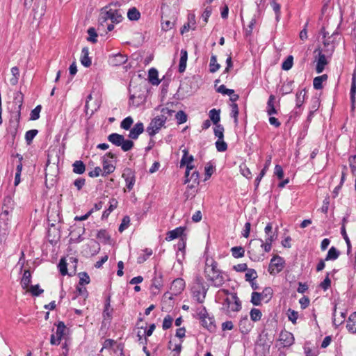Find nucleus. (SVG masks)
Instances as JSON below:
<instances>
[{
    "mask_svg": "<svg viewBox=\"0 0 356 356\" xmlns=\"http://www.w3.org/2000/svg\"><path fill=\"white\" fill-rule=\"evenodd\" d=\"M264 232L266 236L265 241L261 238H255L250 241L248 253L252 261L263 260L265 253L271 250L272 243L277 238V229L275 232L273 231L271 222L267 224Z\"/></svg>",
    "mask_w": 356,
    "mask_h": 356,
    "instance_id": "nucleus-1",
    "label": "nucleus"
},
{
    "mask_svg": "<svg viewBox=\"0 0 356 356\" xmlns=\"http://www.w3.org/2000/svg\"><path fill=\"white\" fill-rule=\"evenodd\" d=\"M204 275L216 287L221 286L225 281L224 273L218 268V263L212 258L206 259Z\"/></svg>",
    "mask_w": 356,
    "mask_h": 356,
    "instance_id": "nucleus-2",
    "label": "nucleus"
},
{
    "mask_svg": "<svg viewBox=\"0 0 356 356\" xmlns=\"http://www.w3.org/2000/svg\"><path fill=\"white\" fill-rule=\"evenodd\" d=\"M110 19L112 23L118 24L123 19V17L120 10L113 9L112 8H108V6L104 7L102 9L99 17V26H104V24Z\"/></svg>",
    "mask_w": 356,
    "mask_h": 356,
    "instance_id": "nucleus-3",
    "label": "nucleus"
},
{
    "mask_svg": "<svg viewBox=\"0 0 356 356\" xmlns=\"http://www.w3.org/2000/svg\"><path fill=\"white\" fill-rule=\"evenodd\" d=\"M242 308L241 301L238 298L237 293L231 294V297H227L222 303L221 311L227 316H231L232 312H238Z\"/></svg>",
    "mask_w": 356,
    "mask_h": 356,
    "instance_id": "nucleus-4",
    "label": "nucleus"
},
{
    "mask_svg": "<svg viewBox=\"0 0 356 356\" xmlns=\"http://www.w3.org/2000/svg\"><path fill=\"white\" fill-rule=\"evenodd\" d=\"M108 140L116 147H120L124 152H128L131 150L134 143L131 140L125 139L124 136L113 133L108 135Z\"/></svg>",
    "mask_w": 356,
    "mask_h": 356,
    "instance_id": "nucleus-5",
    "label": "nucleus"
},
{
    "mask_svg": "<svg viewBox=\"0 0 356 356\" xmlns=\"http://www.w3.org/2000/svg\"><path fill=\"white\" fill-rule=\"evenodd\" d=\"M193 293L199 302H202L206 297L208 286L201 277L197 276L193 286Z\"/></svg>",
    "mask_w": 356,
    "mask_h": 356,
    "instance_id": "nucleus-6",
    "label": "nucleus"
},
{
    "mask_svg": "<svg viewBox=\"0 0 356 356\" xmlns=\"http://www.w3.org/2000/svg\"><path fill=\"white\" fill-rule=\"evenodd\" d=\"M130 97L129 104L134 106H138L145 102V88L139 87H134L129 88Z\"/></svg>",
    "mask_w": 356,
    "mask_h": 356,
    "instance_id": "nucleus-7",
    "label": "nucleus"
},
{
    "mask_svg": "<svg viewBox=\"0 0 356 356\" xmlns=\"http://www.w3.org/2000/svg\"><path fill=\"white\" fill-rule=\"evenodd\" d=\"M166 120L167 116L164 115H161L160 116L153 118L146 129L148 134L152 137L154 136L160 131L161 127L164 126Z\"/></svg>",
    "mask_w": 356,
    "mask_h": 356,
    "instance_id": "nucleus-8",
    "label": "nucleus"
},
{
    "mask_svg": "<svg viewBox=\"0 0 356 356\" xmlns=\"http://www.w3.org/2000/svg\"><path fill=\"white\" fill-rule=\"evenodd\" d=\"M273 295V289L270 287H266L261 293L254 291L251 295V300L252 305L259 306L261 304L262 300L268 302Z\"/></svg>",
    "mask_w": 356,
    "mask_h": 356,
    "instance_id": "nucleus-9",
    "label": "nucleus"
},
{
    "mask_svg": "<svg viewBox=\"0 0 356 356\" xmlns=\"http://www.w3.org/2000/svg\"><path fill=\"white\" fill-rule=\"evenodd\" d=\"M20 118L21 115H19V112H13L11 114L7 131L11 135L13 140H14L17 136Z\"/></svg>",
    "mask_w": 356,
    "mask_h": 356,
    "instance_id": "nucleus-10",
    "label": "nucleus"
},
{
    "mask_svg": "<svg viewBox=\"0 0 356 356\" xmlns=\"http://www.w3.org/2000/svg\"><path fill=\"white\" fill-rule=\"evenodd\" d=\"M284 267V260L281 257L274 256L270 261L268 272L271 275H275L282 270Z\"/></svg>",
    "mask_w": 356,
    "mask_h": 356,
    "instance_id": "nucleus-11",
    "label": "nucleus"
},
{
    "mask_svg": "<svg viewBox=\"0 0 356 356\" xmlns=\"http://www.w3.org/2000/svg\"><path fill=\"white\" fill-rule=\"evenodd\" d=\"M122 177L126 182V186L129 191L133 189L136 181V176L134 172L131 168L124 169L122 173Z\"/></svg>",
    "mask_w": 356,
    "mask_h": 356,
    "instance_id": "nucleus-12",
    "label": "nucleus"
},
{
    "mask_svg": "<svg viewBox=\"0 0 356 356\" xmlns=\"http://www.w3.org/2000/svg\"><path fill=\"white\" fill-rule=\"evenodd\" d=\"M9 214L7 210L2 211L0 214V234L6 235L10 225Z\"/></svg>",
    "mask_w": 356,
    "mask_h": 356,
    "instance_id": "nucleus-13",
    "label": "nucleus"
},
{
    "mask_svg": "<svg viewBox=\"0 0 356 356\" xmlns=\"http://www.w3.org/2000/svg\"><path fill=\"white\" fill-rule=\"evenodd\" d=\"M127 61V56L120 53L111 55L108 58V63L112 66H120Z\"/></svg>",
    "mask_w": 356,
    "mask_h": 356,
    "instance_id": "nucleus-14",
    "label": "nucleus"
},
{
    "mask_svg": "<svg viewBox=\"0 0 356 356\" xmlns=\"http://www.w3.org/2000/svg\"><path fill=\"white\" fill-rule=\"evenodd\" d=\"M239 330L243 334H248L253 327V325L249 321L248 316L241 317L238 323Z\"/></svg>",
    "mask_w": 356,
    "mask_h": 356,
    "instance_id": "nucleus-15",
    "label": "nucleus"
},
{
    "mask_svg": "<svg viewBox=\"0 0 356 356\" xmlns=\"http://www.w3.org/2000/svg\"><path fill=\"white\" fill-rule=\"evenodd\" d=\"M279 339L284 347L290 346L294 342L293 335L288 331H282Z\"/></svg>",
    "mask_w": 356,
    "mask_h": 356,
    "instance_id": "nucleus-16",
    "label": "nucleus"
},
{
    "mask_svg": "<svg viewBox=\"0 0 356 356\" xmlns=\"http://www.w3.org/2000/svg\"><path fill=\"white\" fill-rule=\"evenodd\" d=\"M316 71L318 74L323 72L325 65L328 63L325 55L323 54L321 51H318V58L316 59Z\"/></svg>",
    "mask_w": 356,
    "mask_h": 356,
    "instance_id": "nucleus-17",
    "label": "nucleus"
},
{
    "mask_svg": "<svg viewBox=\"0 0 356 356\" xmlns=\"http://www.w3.org/2000/svg\"><path fill=\"white\" fill-rule=\"evenodd\" d=\"M144 131L143 123L139 122H137L133 128L130 129L129 138L132 140H136L139 135Z\"/></svg>",
    "mask_w": 356,
    "mask_h": 356,
    "instance_id": "nucleus-18",
    "label": "nucleus"
},
{
    "mask_svg": "<svg viewBox=\"0 0 356 356\" xmlns=\"http://www.w3.org/2000/svg\"><path fill=\"white\" fill-rule=\"evenodd\" d=\"M266 111L268 115H273L277 113V109L276 106V97L275 95H270L269 96L268 100L267 102Z\"/></svg>",
    "mask_w": 356,
    "mask_h": 356,
    "instance_id": "nucleus-19",
    "label": "nucleus"
},
{
    "mask_svg": "<svg viewBox=\"0 0 356 356\" xmlns=\"http://www.w3.org/2000/svg\"><path fill=\"white\" fill-rule=\"evenodd\" d=\"M24 95L21 92H17L15 94L13 104L15 105L13 112H19L21 115V110L23 106Z\"/></svg>",
    "mask_w": 356,
    "mask_h": 356,
    "instance_id": "nucleus-20",
    "label": "nucleus"
},
{
    "mask_svg": "<svg viewBox=\"0 0 356 356\" xmlns=\"http://www.w3.org/2000/svg\"><path fill=\"white\" fill-rule=\"evenodd\" d=\"M184 287L185 282L184 280L179 278L172 282L170 289L173 291L175 295H177L184 290Z\"/></svg>",
    "mask_w": 356,
    "mask_h": 356,
    "instance_id": "nucleus-21",
    "label": "nucleus"
},
{
    "mask_svg": "<svg viewBox=\"0 0 356 356\" xmlns=\"http://www.w3.org/2000/svg\"><path fill=\"white\" fill-rule=\"evenodd\" d=\"M271 159H272L271 156H268L266 158L264 168L261 170L259 175L257 177V178L254 180V184H255L256 188H257L259 186L262 177L266 175L268 168L270 167V165L271 164Z\"/></svg>",
    "mask_w": 356,
    "mask_h": 356,
    "instance_id": "nucleus-22",
    "label": "nucleus"
},
{
    "mask_svg": "<svg viewBox=\"0 0 356 356\" xmlns=\"http://www.w3.org/2000/svg\"><path fill=\"white\" fill-rule=\"evenodd\" d=\"M183 155L180 161V167L183 166H190L193 165L192 164L193 161H194V158L193 155L188 154V151L187 149H184L182 150Z\"/></svg>",
    "mask_w": 356,
    "mask_h": 356,
    "instance_id": "nucleus-23",
    "label": "nucleus"
},
{
    "mask_svg": "<svg viewBox=\"0 0 356 356\" xmlns=\"http://www.w3.org/2000/svg\"><path fill=\"white\" fill-rule=\"evenodd\" d=\"M184 227H179L173 230L169 231L167 233V236L165 239L167 241H171L179 237L181 238L182 235L184 234Z\"/></svg>",
    "mask_w": 356,
    "mask_h": 356,
    "instance_id": "nucleus-24",
    "label": "nucleus"
},
{
    "mask_svg": "<svg viewBox=\"0 0 356 356\" xmlns=\"http://www.w3.org/2000/svg\"><path fill=\"white\" fill-rule=\"evenodd\" d=\"M201 325L207 328L210 332H213L216 330V324L213 316H208L207 318L200 320Z\"/></svg>",
    "mask_w": 356,
    "mask_h": 356,
    "instance_id": "nucleus-25",
    "label": "nucleus"
},
{
    "mask_svg": "<svg viewBox=\"0 0 356 356\" xmlns=\"http://www.w3.org/2000/svg\"><path fill=\"white\" fill-rule=\"evenodd\" d=\"M163 285V275L160 272H157L155 269L154 270V277L152 280V286L154 287L156 289L159 290Z\"/></svg>",
    "mask_w": 356,
    "mask_h": 356,
    "instance_id": "nucleus-26",
    "label": "nucleus"
},
{
    "mask_svg": "<svg viewBox=\"0 0 356 356\" xmlns=\"http://www.w3.org/2000/svg\"><path fill=\"white\" fill-rule=\"evenodd\" d=\"M180 59L179 63V72L182 73L185 71L186 67V63L188 60V52L186 49H181L180 51Z\"/></svg>",
    "mask_w": 356,
    "mask_h": 356,
    "instance_id": "nucleus-27",
    "label": "nucleus"
},
{
    "mask_svg": "<svg viewBox=\"0 0 356 356\" xmlns=\"http://www.w3.org/2000/svg\"><path fill=\"white\" fill-rule=\"evenodd\" d=\"M190 29L193 30L195 29V20L194 15H190L188 16V22L186 24H184V26L181 28V34L183 35L184 33L188 32Z\"/></svg>",
    "mask_w": 356,
    "mask_h": 356,
    "instance_id": "nucleus-28",
    "label": "nucleus"
},
{
    "mask_svg": "<svg viewBox=\"0 0 356 356\" xmlns=\"http://www.w3.org/2000/svg\"><path fill=\"white\" fill-rule=\"evenodd\" d=\"M81 63L86 67H88L91 65L92 62L89 57V50L88 47H83L81 50Z\"/></svg>",
    "mask_w": 356,
    "mask_h": 356,
    "instance_id": "nucleus-29",
    "label": "nucleus"
},
{
    "mask_svg": "<svg viewBox=\"0 0 356 356\" xmlns=\"http://www.w3.org/2000/svg\"><path fill=\"white\" fill-rule=\"evenodd\" d=\"M14 209V201L11 196L7 195L3 198L2 211L7 210L8 213H10Z\"/></svg>",
    "mask_w": 356,
    "mask_h": 356,
    "instance_id": "nucleus-30",
    "label": "nucleus"
},
{
    "mask_svg": "<svg viewBox=\"0 0 356 356\" xmlns=\"http://www.w3.org/2000/svg\"><path fill=\"white\" fill-rule=\"evenodd\" d=\"M346 327L352 333H356V312H353L348 317Z\"/></svg>",
    "mask_w": 356,
    "mask_h": 356,
    "instance_id": "nucleus-31",
    "label": "nucleus"
},
{
    "mask_svg": "<svg viewBox=\"0 0 356 356\" xmlns=\"http://www.w3.org/2000/svg\"><path fill=\"white\" fill-rule=\"evenodd\" d=\"M293 81H286L282 84L280 88L282 95L290 94L293 91Z\"/></svg>",
    "mask_w": 356,
    "mask_h": 356,
    "instance_id": "nucleus-32",
    "label": "nucleus"
},
{
    "mask_svg": "<svg viewBox=\"0 0 356 356\" xmlns=\"http://www.w3.org/2000/svg\"><path fill=\"white\" fill-rule=\"evenodd\" d=\"M110 205H109V207L108 209H106L104 212H103V214H102V219H106L108 217V216L110 215V213L115 209L117 208L118 207V201L114 199V198H112L110 202Z\"/></svg>",
    "mask_w": 356,
    "mask_h": 356,
    "instance_id": "nucleus-33",
    "label": "nucleus"
},
{
    "mask_svg": "<svg viewBox=\"0 0 356 356\" xmlns=\"http://www.w3.org/2000/svg\"><path fill=\"white\" fill-rule=\"evenodd\" d=\"M97 238L104 243H108L111 240V236L106 229H100L97 234Z\"/></svg>",
    "mask_w": 356,
    "mask_h": 356,
    "instance_id": "nucleus-34",
    "label": "nucleus"
},
{
    "mask_svg": "<svg viewBox=\"0 0 356 356\" xmlns=\"http://www.w3.org/2000/svg\"><path fill=\"white\" fill-rule=\"evenodd\" d=\"M127 17L131 21H137L140 17V13L136 7H132L127 12Z\"/></svg>",
    "mask_w": 356,
    "mask_h": 356,
    "instance_id": "nucleus-35",
    "label": "nucleus"
},
{
    "mask_svg": "<svg viewBox=\"0 0 356 356\" xmlns=\"http://www.w3.org/2000/svg\"><path fill=\"white\" fill-rule=\"evenodd\" d=\"M340 255V252L334 246L331 247L325 258V261L336 260Z\"/></svg>",
    "mask_w": 356,
    "mask_h": 356,
    "instance_id": "nucleus-36",
    "label": "nucleus"
},
{
    "mask_svg": "<svg viewBox=\"0 0 356 356\" xmlns=\"http://www.w3.org/2000/svg\"><path fill=\"white\" fill-rule=\"evenodd\" d=\"M220 110H216V108H213L210 110L209 113V116L210 118V121H212L213 123L215 124H219V122L220 120Z\"/></svg>",
    "mask_w": 356,
    "mask_h": 356,
    "instance_id": "nucleus-37",
    "label": "nucleus"
},
{
    "mask_svg": "<svg viewBox=\"0 0 356 356\" xmlns=\"http://www.w3.org/2000/svg\"><path fill=\"white\" fill-rule=\"evenodd\" d=\"M31 282V275L29 270H25L21 280L23 289H27Z\"/></svg>",
    "mask_w": 356,
    "mask_h": 356,
    "instance_id": "nucleus-38",
    "label": "nucleus"
},
{
    "mask_svg": "<svg viewBox=\"0 0 356 356\" xmlns=\"http://www.w3.org/2000/svg\"><path fill=\"white\" fill-rule=\"evenodd\" d=\"M73 172L76 174L81 175L86 170V166L83 161H76L73 164Z\"/></svg>",
    "mask_w": 356,
    "mask_h": 356,
    "instance_id": "nucleus-39",
    "label": "nucleus"
},
{
    "mask_svg": "<svg viewBox=\"0 0 356 356\" xmlns=\"http://www.w3.org/2000/svg\"><path fill=\"white\" fill-rule=\"evenodd\" d=\"M143 252V253L140 254L137 258L138 264L144 263L153 254L152 249L149 248H145Z\"/></svg>",
    "mask_w": 356,
    "mask_h": 356,
    "instance_id": "nucleus-40",
    "label": "nucleus"
},
{
    "mask_svg": "<svg viewBox=\"0 0 356 356\" xmlns=\"http://www.w3.org/2000/svg\"><path fill=\"white\" fill-rule=\"evenodd\" d=\"M66 326L63 321H59L57 324V328L56 335L58 338V340H61L62 338L65 335Z\"/></svg>",
    "mask_w": 356,
    "mask_h": 356,
    "instance_id": "nucleus-41",
    "label": "nucleus"
},
{
    "mask_svg": "<svg viewBox=\"0 0 356 356\" xmlns=\"http://www.w3.org/2000/svg\"><path fill=\"white\" fill-rule=\"evenodd\" d=\"M327 74L316 76L314 79L313 86L316 90H320L323 88V81L327 80Z\"/></svg>",
    "mask_w": 356,
    "mask_h": 356,
    "instance_id": "nucleus-42",
    "label": "nucleus"
},
{
    "mask_svg": "<svg viewBox=\"0 0 356 356\" xmlns=\"http://www.w3.org/2000/svg\"><path fill=\"white\" fill-rule=\"evenodd\" d=\"M148 78L153 85H158L159 80L158 78V71L155 68H151L148 72Z\"/></svg>",
    "mask_w": 356,
    "mask_h": 356,
    "instance_id": "nucleus-43",
    "label": "nucleus"
},
{
    "mask_svg": "<svg viewBox=\"0 0 356 356\" xmlns=\"http://www.w3.org/2000/svg\"><path fill=\"white\" fill-rule=\"evenodd\" d=\"M11 73L13 77L10 79L9 82L12 86H16L18 83L19 77V70L17 67H13L11 68Z\"/></svg>",
    "mask_w": 356,
    "mask_h": 356,
    "instance_id": "nucleus-44",
    "label": "nucleus"
},
{
    "mask_svg": "<svg viewBox=\"0 0 356 356\" xmlns=\"http://www.w3.org/2000/svg\"><path fill=\"white\" fill-rule=\"evenodd\" d=\"M220 67V64L217 63V57L216 55H212L211 56L210 63H209V71L211 73H214L217 72Z\"/></svg>",
    "mask_w": 356,
    "mask_h": 356,
    "instance_id": "nucleus-45",
    "label": "nucleus"
},
{
    "mask_svg": "<svg viewBox=\"0 0 356 356\" xmlns=\"http://www.w3.org/2000/svg\"><path fill=\"white\" fill-rule=\"evenodd\" d=\"M345 221H346V218H343V224L341 228V234L347 244V246H348L347 253L348 254H350V252L351 251V245H350V239H349L348 234L346 233V227H345V225H344Z\"/></svg>",
    "mask_w": 356,
    "mask_h": 356,
    "instance_id": "nucleus-46",
    "label": "nucleus"
},
{
    "mask_svg": "<svg viewBox=\"0 0 356 356\" xmlns=\"http://www.w3.org/2000/svg\"><path fill=\"white\" fill-rule=\"evenodd\" d=\"M232 256L234 258L243 257L245 254V250L241 246H235L231 248Z\"/></svg>",
    "mask_w": 356,
    "mask_h": 356,
    "instance_id": "nucleus-47",
    "label": "nucleus"
},
{
    "mask_svg": "<svg viewBox=\"0 0 356 356\" xmlns=\"http://www.w3.org/2000/svg\"><path fill=\"white\" fill-rule=\"evenodd\" d=\"M257 273L254 269L252 268H248L246 270L245 275V279L247 282H252L254 281L257 278Z\"/></svg>",
    "mask_w": 356,
    "mask_h": 356,
    "instance_id": "nucleus-48",
    "label": "nucleus"
},
{
    "mask_svg": "<svg viewBox=\"0 0 356 356\" xmlns=\"http://www.w3.org/2000/svg\"><path fill=\"white\" fill-rule=\"evenodd\" d=\"M250 318L254 322H257L261 320L262 313L260 309L257 308H252L250 312Z\"/></svg>",
    "mask_w": 356,
    "mask_h": 356,
    "instance_id": "nucleus-49",
    "label": "nucleus"
},
{
    "mask_svg": "<svg viewBox=\"0 0 356 356\" xmlns=\"http://www.w3.org/2000/svg\"><path fill=\"white\" fill-rule=\"evenodd\" d=\"M115 166L111 163H109L107 161H104L103 162V173L102 174L103 176H106L108 174L113 172L115 170Z\"/></svg>",
    "mask_w": 356,
    "mask_h": 356,
    "instance_id": "nucleus-50",
    "label": "nucleus"
},
{
    "mask_svg": "<svg viewBox=\"0 0 356 356\" xmlns=\"http://www.w3.org/2000/svg\"><path fill=\"white\" fill-rule=\"evenodd\" d=\"M175 26V21H171L169 19H164L162 17L161 20V30L163 31H168L172 29Z\"/></svg>",
    "mask_w": 356,
    "mask_h": 356,
    "instance_id": "nucleus-51",
    "label": "nucleus"
},
{
    "mask_svg": "<svg viewBox=\"0 0 356 356\" xmlns=\"http://www.w3.org/2000/svg\"><path fill=\"white\" fill-rule=\"evenodd\" d=\"M293 57L291 55L287 56L286 59L282 64V69L288 71L293 67Z\"/></svg>",
    "mask_w": 356,
    "mask_h": 356,
    "instance_id": "nucleus-52",
    "label": "nucleus"
},
{
    "mask_svg": "<svg viewBox=\"0 0 356 356\" xmlns=\"http://www.w3.org/2000/svg\"><path fill=\"white\" fill-rule=\"evenodd\" d=\"M305 90H302L296 93V107L300 108L303 104L305 96Z\"/></svg>",
    "mask_w": 356,
    "mask_h": 356,
    "instance_id": "nucleus-53",
    "label": "nucleus"
},
{
    "mask_svg": "<svg viewBox=\"0 0 356 356\" xmlns=\"http://www.w3.org/2000/svg\"><path fill=\"white\" fill-rule=\"evenodd\" d=\"M214 135L218 139L224 138V127L220 124H215L213 129Z\"/></svg>",
    "mask_w": 356,
    "mask_h": 356,
    "instance_id": "nucleus-54",
    "label": "nucleus"
},
{
    "mask_svg": "<svg viewBox=\"0 0 356 356\" xmlns=\"http://www.w3.org/2000/svg\"><path fill=\"white\" fill-rule=\"evenodd\" d=\"M134 122V120L131 116L125 118L120 123V127L124 130H129Z\"/></svg>",
    "mask_w": 356,
    "mask_h": 356,
    "instance_id": "nucleus-55",
    "label": "nucleus"
},
{
    "mask_svg": "<svg viewBox=\"0 0 356 356\" xmlns=\"http://www.w3.org/2000/svg\"><path fill=\"white\" fill-rule=\"evenodd\" d=\"M38 134V130L31 129L26 132L25 134V140L28 145H30L32 143V140Z\"/></svg>",
    "mask_w": 356,
    "mask_h": 356,
    "instance_id": "nucleus-56",
    "label": "nucleus"
},
{
    "mask_svg": "<svg viewBox=\"0 0 356 356\" xmlns=\"http://www.w3.org/2000/svg\"><path fill=\"white\" fill-rule=\"evenodd\" d=\"M215 145L218 152H222L227 149V144L224 141L223 139H218Z\"/></svg>",
    "mask_w": 356,
    "mask_h": 356,
    "instance_id": "nucleus-57",
    "label": "nucleus"
},
{
    "mask_svg": "<svg viewBox=\"0 0 356 356\" xmlns=\"http://www.w3.org/2000/svg\"><path fill=\"white\" fill-rule=\"evenodd\" d=\"M90 277L87 273L82 272L79 273V285L83 286L85 284H88L90 283Z\"/></svg>",
    "mask_w": 356,
    "mask_h": 356,
    "instance_id": "nucleus-58",
    "label": "nucleus"
},
{
    "mask_svg": "<svg viewBox=\"0 0 356 356\" xmlns=\"http://www.w3.org/2000/svg\"><path fill=\"white\" fill-rule=\"evenodd\" d=\"M175 118L177 120L178 124H183L187 120V115L183 111H178L175 115Z\"/></svg>",
    "mask_w": 356,
    "mask_h": 356,
    "instance_id": "nucleus-59",
    "label": "nucleus"
},
{
    "mask_svg": "<svg viewBox=\"0 0 356 356\" xmlns=\"http://www.w3.org/2000/svg\"><path fill=\"white\" fill-rule=\"evenodd\" d=\"M239 168H240V172L243 176H244L245 177H246L248 179H251V177H252L251 172H250V169L247 167L245 163L241 164L239 166Z\"/></svg>",
    "mask_w": 356,
    "mask_h": 356,
    "instance_id": "nucleus-60",
    "label": "nucleus"
},
{
    "mask_svg": "<svg viewBox=\"0 0 356 356\" xmlns=\"http://www.w3.org/2000/svg\"><path fill=\"white\" fill-rule=\"evenodd\" d=\"M41 105H38L34 109H33L30 114L31 120H36L40 118V113L41 111Z\"/></svg>",
    "mask_w": 356,
    "mask_h": 356,
    "instance_id": "nucleus-61",
    "label": "nucleus"
},
{
    "mask_svg": "<svg viewBox=\"0 0 356 356\" xmlns=\"http://www.w3.org/2000/svg\"><path fill=\"white\" fill-rule=\"evenodd\" d=\"M130 223V218L128 216H124L122 220L121 224L119 226L118 230L120 232H122L127 228H128Z\"/></svg>",
    "mask_w": 356,
    "mask_h": 356,
    "instance_id": "nucleus-62",
    "label": "nucleus"
},
{
    "mask_svg": "<svg viewBox=\"0 0 356 356\" xmlns=\"http://www.w3.org/2000/svg\"><path fill=\"white\" fill-rule=\"evenodd\" d=\"M173 318L170 315H166L163 319L162 327L163 330H168L171 327Z\"/></svg>",
    "mask_w": 356,
    "mask_h": 356,
    "instance_id": "nucleus-63",
    "label": "nucleus"
},
{
    "mask_svg": "<svg viewBox=\"0 0 356 356\" xmlns=\"http://www.w3.org/2000/svg\"><path fill=\"white\" fill-rule=\"evenodd\" d=\"M29 291L31 293L32 296H39L44 292V290L40 289L38 284H36L31 286Z\"/></svg>",
    "mask_w": 356,
    "mask_h": 356,
    "instance_id": "nucleus-64",
    "label": "nucleus"
}]
</instances>
